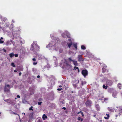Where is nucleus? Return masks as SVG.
Masks as SVG:
<instances>
[{"mask_svg": "<svg viewBox=\"0 0 122 122\" xmlns=\"http://www.w3.org/2000/svg\"><path fill=\"white\" fill-rule=\"evenodd\" d=\"M118 116L117 115H116V117H117V116Z\"/></svg>", "mask_w": 122, "mask_h": 122, "instance_id": "13d9d810", "label": "nucleus"}, {"mask_svg": "<svg viewBox=\"0 0 122 122\" xmlns=\"http://www.w3.org/2000/svg\"><path fill=\"white\" fill-rule=\"evenodd\" d=\"M107 86H105V85H103V87L104 89H107Z\"/></svg>", "mask_w": 122, "mask_h": 122, "instance_id": "6ab92c4d", "label": "nucleus"}, {"mask_svg": "<svg viewBox=\"0 0 122 122\" xmlns=\"http://www.w3.org/2000/svg\"><path fill=\"white\" fill-rule=\"evenodd\" d=\"M77 122H78V121H77Z\"/></svg>", "mask_w": 122, "mask_h": 122, "instance_id": "69168bd1", "label": "nucleus"}, {"mask_svg": "<svg viewBox=\"0 0 122 122\" xmlns=\"http://www.w3.org/2000/svg\"><path fill=\"white\" fill-rule=\"evenodd\" d=\"M5 102L8 103H9L12 105H14L16 103L15 101H14L13 100H11L10 99H8L5 100H4Z\"/></svg>", "mask_w": 122, "mask_h": 122, "instance_id": "f257e3e1", "label": "nucleus"}, {"mask_svg": "<svg viewBox=\"0 0 122 122\" xmlns=\"http://www.w3.org/2000/svg\"><path fill=\"white\" fill-rule=\"evenodd\" d=\"M38 122H40V120L39 119L38 120Z\"/></svg>", "mask_w": 122, "mask_h": 122, "instance_id": "864d4df0", "label": "nucleus"}, {"mask_svg": "<svg viewBox=\"0 0 122 122\" xmlns=\"http://www.w3.org/2000/svg\"><path fill=\"white\" fill-rule=\"evenodd\" d=\"M74 46L75 48L77 50V46L76 43L75 44L73 45Z\"/></svg>", "mask_w": 122, "mask_h": 122, "instance_id": "412c9836", "label": "nucleus"}, {"mask_svg": "<svg viewBox=\"0 0 122 122\" xmlns=\"http://www.w3.org/2000/svg\"><path fill=\"white\" fill-rule=\"evenodd\" d=\"M68 41L70 42H72L71 39H69Z\"/></svg>", "mask_w": 122, "mask_h": 122, "instance_id": "a19ab883", "label": "nucleus"}, {"mask_svg": "<svg viewBox=\"0 0 122 122\" xmlns=\"http://www.w3.org/2000/svg\"><path fill=\"white\" fill-rule=\"evenodd\" d=\"M72 42H70L69 43H67V46L69 47V48H70L71 46L72 45Z\"/></svg>", "mask_w": 122, "mask_h": 122, "instance_id": "9b49d317", "label": "nucleus"}, {"mask_svg": "<svg viewBox=\"0 0 122 122\" xmlns=\"http://www.w3.org/2000/svg\"><path fill=\"white\" fill-rule=\"evenodd\" d=\"M108 109L109 111L111 112H112L114 111L112 107H108Z\"/></svg>", "mask_w": 122, "mask_h": 122, "instance_id": "ddd939ff", "label": "nucleus"}, {"mask_svg": "<svg viewBox=\"0 0 122 122\" xmlns=\"http://www.w3.org/2000/svg\"><path fill=\"white\" fill-rule=\"evenodd\" d=\"M1 114V113L0 112V114Z\"/></svg>", "mask_w": 122, "mask_h": 122, "instance_id": "0e129e2a", "label": "nucleus"}, {"mask_svg": "<svg viewBox=\"0 0 122 122\" xmlns=\"http://www.w3.org/2000/svg\"><path fill=\"white\" fill-rule=\"evenodd\" d=\"M112 81L109 80H107L106 82L107 85L110 86H111L112 85Z\"/></svg>", "mask_w": 122, "mask_h": 122, "instance_id": "6e6552de", "label": "nucleus"}, {"mask_svg": "<svg viewBox=\"0 0 122 122\" xmlns=\"http://www.w3.org/2000/svg\"><path fill=\"white\" fill-rule=\"evenodd\" d=\"M77 70H78V72H79L80 71L79 69H77Z\"/></svg>", "mask_w": 122, "mask_h": 122, "instance_id": "603ef678", "label": "nucleus"}, {"mask_svg": "<svg viewBox=\"0 0 122 122\" xmlns=\"http://www.w3.org/2000/svg\"><path fill=\"white\" fill-rule=\"evenodd\" d=\"M122 86V85L120 83H119L117 84V86L120 89H121Z\"/></svg>", "mask_w": 122, "mask_h": 122, "instance_id": "dca6fc26", "label": "nucleus"}, {"mask_svg": "<svg viewBox=\"0 0 122 122\" xmlns=\"http://www.w3.org/2000/svg\"><path fill=\"white\" fill-rule=\"evenodd\" d=\"M108 98H105L104 99V100L105 102L106 101H107L108 100Z\"/></svg>", "mask_w": 122, "mask_h": 122, "instance_id": "473e14b6", "label": "nucleus"}, {"mask_svg": "<svg viewBox=\"0 0 122 122\" xmlns=\"http://www.w3.org/2000/svg\"><path fill=\"white\" fill-rule=\"evenodd\" d=\"M5 45L7 46H8L10 45V41H7Z\"/></svg>", "mask_w": 122, "mask_h": 122, "instance_id": "a211bd4d", "label": "nucleus"}, {"mask_svg": "<svg viewBox=\"0 0 122 122\" xmlns=\"http://www.w3.org/2000/svg\"><path fill=\"white\" fill-rule=\"evenodd\" d=\"M47 117L46 116L45 114L43 115L42 117V118L44 120H45L47 118Z\"/></svg>", "mask_w": 122, "mask_h": 122, "instance_id": "4468645a", "label": "nucleus"}, {"mask_svg": "<svg viewBox=\"0 0 122 122\" xmlns=\"http://www.w3.org/2000/svg\"><path fill=\"white\" fill-rule=\"evenodd\" d=\"M12 113H13V114H14L15 115H18L19 117H20V116L18 114L15 113V112H12Z\"/></svg>", "mask_w": 122, "mask_h": 122, "instance_id": "c85d7f7f", "label": "nucleus"}, {"mask_svg": "<svg viewBox=\"0 0 122 122\" xmlns=\"http://www.w3.org/2000/svg\"><path fill=\"white\" fill-rule=\"evenodd\" d=\"M62 109H64V110H66V108L65 107H63V108H62Z\"/></svg>", "mask_w": 122, "mask_h": 122, "instance_id": "49530a36", "label": "nucleus"}, {"mask_svg": "<svg viewBox=\"0 0 122 122\" xmlns=\"http://www.w3.org/2000/svg\"><path fill=\"white\" fill-rule=\"evenodd\" d=\"M24 114L25 115V113H24Z\"/></svg>", "mask_w": 122, "mask_h": 122, "instance_id": "680f3d73", "label": "nucleus"}, {"mask_svg": "<svg viewBox=\"0 0 122 122\" xmlns=\"http://www.w3.org/2000/svg\"><path fill=\"white\" fill-rule=\"evenodd\" d=\"M77 119L79 121L81 120V122H82L83 121V119L82 118H81V117H78L77 118Z\"/></svg>", "mask_w": 122, "mask_h": 122, "instance_id": "4be33fe9", "label": "nucleus"}, {"mask_svg": "<svg viewBox=\"0 0 122 122\" xmlns=\"http://www.w3.org/2000/svg\"><path fill=\"white\" fill-rule=\"evenodd\" d=\"M4 51L5 52H6V50H4Z\"/></svg>", "mask_w": 122, "mask_h": 122, "instance_id": "6e6d98bb", "label": "nucleus"}, {"mask_svg": "<svg viewBox=\"0 0 122 122\" xmlns=\"http://www.w3.org/2000/svg\"><path fill=\"white\" fill-rule=\"evenodd\" d=\"M92 104V102L90 100H87L85 102V105L87 107H90L91 106Z\"/></svg>", "mask_w": 122, "mask_h": 122, "instance_id": "f03ea898", "label": "nucleus"}, {"mask_svg": "<svg viewBox=\"0 0 122 122\" xmlns=\"http://www.w3.org/2000/svg\"><path fill=\"white\" fill-rule=\"evenodd\" d=\"M81 113L82 116L83 117L84 116V115L83 114V113L82 112H81Z\"/></svg>", "mask_w": 122, "mask_h": 122, "instance_id": "37998d69", "label": "nucleus"}, {"mask_svg": "<svg viewBox=\"0 0 122 122\" xmlns=\"http://www.w3.org/2000/svg\"><path fill=\"white\" fill-rule=\"evenodd\" d=\"M86 82L85 81H82L81 83V84L82 85H83L84 84H86Z\"/></svg>", "mask_w": 122, "mask_h": 122, "instance_id": "393cba45", "label": "nucleus"}, {"mask_svg": "<svg viewBox=\"0 0 122 122\" xmlns=\"http://www.w3.org/2000/svg\"><path fill=\"white\" fill-rule=\"evenodd\" d=\"M40 49V46L37 44L35 45L34 50L33 52H36V51H39Z\"/></svg>", "mask_w": 122, "mask_h": 122, "instance_id": "39448f33", "label": "nucleus"}, {"mask_svg": "<svg viewBox=\"0 0 122 122\" xmlns=\"http://www.w3.org/2000/svg\"><path fill=\"white\" fill-rule=\"evenodd\" d=\"M19 70H20L19 71H22L23 70V68H20Z\"/></svg>", "mask_w": 122, "mask_h": 122, "instance_id": "72a5a7b5", "label": "nucleus"}, {"mask_svg": "<svg viewBox=\"0 0 122 122\" xmlns=\"http://www.w3.org/2000/svg\"><path fill=\"white\" fill-rule=\"evenodd\" d=\"M42 103V102H38V104L39 105H41V104Z\"/></svg>", "mask_w": 122, "mask_h": 122, "instance_id": "f704fd0d", "label": "nucleus"}, {"mask_svg": "<svg viewBox=\"0 0 122 122\" xmlns=\"http://www.w3.org/2000/svg\"><path fill=\"white\" fill-rule=\"evenodd\" d=\"M4 42V41L0 38V44H2Z\"/></svg>", "mask_w": 122, "mask_h": 122, "instance_id": "c756f323", "label": "nucleus"}, {"mask_svg": "<svg viewBox=\"0 0 122 122\" xmlns=\"http://www.w3.org/2000/svg\"><path fill=\"white\" fill-rule=\"evenodd\" d=\"M64 63L66 64L67 66H70V62L66 59L65 60Z\"/></svg>", "mask_w": 122, "mask_h": 122, "instance_id": "1a4fd4ad", "label": "nucleus"}, {"mask_svg": "<svg viewBox=\"0 0 122 122\" xmlns=\"http://www.w3.org/2000/svg\"><path fill=\"white\" fill-rule=\"evenodd\" d=\"M78 60L79 61H84L83 58L82 57L81 55H78L77 57Z\"/></svg>", "mask_w": 122, "mask_h": 122, "instance_id": "0eeeda50", "label": "nucleus"}, {"mask_svg": "<svg viewBox=\"0 0 122 122\" xmlns=\"http://www.w3.org/2000/svg\"><path fill=\"white\" fill-rule=\"evenodd\" d=\"M21 74H22V73L21 72H19V76H20L21 75Z\"/></svg>", "mask_w": 122, "mask_h": 122, "instance_id": "a18cd8bd", "label": "nucleus"}, {"mask_svg": "<svg viewBox=\"0 0 122 122\" xmlns=\"http://www.w3.org/2000/svg\"><path fill=\"white\" fill-rule=\"evenodd\" d=\"M37 77L38 78H39L40 77V76L39 75H38L37 76Z\"/></svg>", "mask_w": 122, "mask_h": 122, "instance_id": "de8ad7c7", "label": "nucleus"}, {"mask_svg": "<svg viewBox=\"0 0 122 122\" xmlns=\"http://www.w3.org/2000/svg\"><path fill=\"white\" fill-rule=\"evenodd\" d=\"M102 120H101V122H102Z\"/></svg>", "mask_w": 122, "mask_h": 122, "instance_id": "e2e57ef3", "label": "nucleus"}, {"mask_svg": "<svg viewBox=\"0 0 122 122\" xmlns=\"http://www.w3.org/2000/svg\"><path fill=\"white\" fill-rule=\"evenodd\" d=\"M9 55L10 57L11 58H12L14 56V53L13 52L11 53Z\"/></svg>", "mask_w": 122, "mask_h": 122, "instance_id": "2eb2a0df", "label": "nucleus"}, {"mask_svg": "<svg viewBox=\"0 0 122 122\" xmlns=\"http://www.w3.org/2000/svg\"><path fill=\"white\" fill-rule=\"evenodd\" d=\"M0 39H1V40H2L3 39V38L2 37H1L0 38Z\"/></svg>", "mask_w": 122, "mask_h": 122, "instance_id": "5fc2aeb1", "label": "nucleus"}, {"mask_svg": "<svg viewBox=\"0 0 122 122\" xmlns=\"http://www.w3.org/2000/svg\"><path fill=\"white\" fill-rule=\"evenodd\" d=\"M78 69L79 68L78 67L75 66L74 67V70H76V69Z\"/></svg>", "mask_w": 122, "mask_h": 122, "instance_id": "2f4dec72", "label": "nucleus"}, {"mask_svg": "<svg viewBox=\"0 0 122 122\" xmlns=\"http://www.w3.org/2000/svg\"><path fill=\"white\" fill-rule=\"evenodd\" d=\"M10 87L9 85H5L4 89V91L8 92H9L10 91Z\"/></svg>", "mask_w": 122, "mask_h": 122, "instance_id": "7ed1b4c3", "label": "nucleus"}, {"mask_svg": "<svg viewBox=\"0 0 122 122\" xmlns=\"http://www.w3.org/2000/svg\"><path fill=\"white\" fill-rule=\"evenodd\" d=\"M61 35L64 38H70V36L68 34L63 33Z\"/></svg>", "mask_w": 122, "mask_h": 122, "instance_id": "423d86ee", "label": "nucleus"}, {"mask_svg": "<svg viewBox=\"0 0 122 122\" xmlns=\"http://www.w3.org/2000/svg\"><path fill=\"white\" fill-rule=\"evenodd\" d=\"M33 108V107L32 106H31L29 108V110L33 111V109L32 108Z\"/></svg>", "mask_w": 122, "mask_h": 122, "instance_id": "cd10ccee", "label": "nucleus"}, {"mask_svg": "<svg viewBox=\"0 0 122 122\" xmlns=\"http://www.w3.org/2000/svg\"><path fill=\"white\" fill-rule=\"evenodd\" d=\"M14 56L15 57H17L18 56V54H16L14 55Z\"/></svg>", "mask_w": 122, "mask_h": 122, "instance_id": "e433bc0d", "label": "nucleus"}, {"mask_svg": "<svg viewBox=\"0 0 122 122\" xmlns=\"http://www.w3.org/2000/svg\"><path fill=\"white\" fill-rule=\"evenodd\" d=\"M34 43H32L31 46V47L30 48V50L31 51H33V52L34 51V49H35V47H34Z\"/></svg>", "mask_w": 122, "mask_h": 122, "instance_id": "9d476101", "label": "nucleus"}, {"mask_svg": "<svg viewBox=\"0 0 122 122\" xmlns=\"http://www.w3.org/2000/svg\"><path fill=\"white\" fill-rule=\"evenodd\" d=\"M32 60L33 61H36V59L35 58H33Z\"/></svg>", "mask_w": 122, "mask_h": 122, "instance_id": "ea45409f", "label": "nucleus"}, {"mask_svg": "<svg viewBox=\"0 0 122 122\" xmlns=\"http://www.w3.org/2000/svg\"><path fill=\"white\" fill-rule=\"evenodd\" d=\"M15 99H17V98H16L15 97Z\"/></svg>", "mask_w": 122, "mask_h": 122, "instance_id": "bf43d9fd", "label": "nucleus"}, {"mask_svg": "<svg viewBox=\"0 0 122 122\" xmlns=\"http://www.w3.org/2000/svg\"><path fill=\"white\" fill-rule=\"evenodd\" d=\"M34 94V92L33 90L32 91L30 92V94L31 95H32Z\"/></svg>", "mask_w": 122, "mask_h": 122, "instance_id": "7c9ffc66", "label": "nucleus"}, {"mask_svg": "<svg viewBox=\"0 0 122 122\" xmlns=\"http://www.w3.org/2000/svg\"><path fill=\"white\" fill-rule=\"evenodd\" d=\"M52 81H53V83H51V84L52 85H53L54 84V81H53V80Z\"/></svg>", "mask_w": 122, "mask_h": 122, "instance_id": "c03bdc74", "label": "nucleus"}, {"mask_svg": "<svg viewBox=\"0 0 122 122\" xmlns=\"http://www.w3.org/2000/svg\"><path fill=\"white\" fill-rule=\"evenodd\" d=\"M11 65L13 67H15V65L14 63L13 62L12 63Z\"/></svg>", "mask_w": 122, "mask_h": 122, "instance_id": "b1692460", "label": "nucleus"}, {"mask_svg": "<svg viewBox=\"0 0 122 122\" xmlns=\"http://www.w3.org/2000/svg\"><path fill=\"white\" fill-rule=\"evenodd\" d=\"M38 100L39 101H42V99L41 98H40L38 99Z\"/></svg>", "mask_w": 122, "mask_h": 122, "instance_id": "c9c22d12", "label": "nucleus"}, {"mask_svg": "<svg viewBox=\"0 0 122 122\" xmlns=\"http://www.w3.org/2000/svg\"><path fill=\"white\" fill-rule=\"evenodd\" d=\"M81 48L82 49L85 50L86 49V48L84 45H82L81 46Z\"/></svg>", "mask_w": 122, "mask_h": 122, "instance_id": "aec40b11", "label": "nucleus"}, {"mask_svg": "<svg viewBox=\"0 0 122 122\" xmlns=\"http://www.w3.org/2000/svg\"><path fill=\"white\" fill-rule=\"evenodd\" d=\"M81 73L84 77H86L88 75V71L86 69L83 70H82Z\"/></svg>", "mask_w": 122, "mask_h": 122, "instance_id": "20e7f679", "label": "nucleus"}, {"mask_svg": "<svg viewBox=\"0 0 122 122\" xmlns=\"http://www.w3.org/2000/svg\"><path fill=\"white\" fill-rule=\"evenodd\" d=\"M119 112L120 113H119V116H120L121 114H120V113H122V109L121 108L119 110Z\"/></svg>", "mask_w": 122, "mask_h": 122, "instance_id": "bb28decb", "label": "nucleus"}, {"mask_svg": "<svg viewBox=\"0 0 122 122\" xmlns=\"http://www.w3.org/2000/svg\"><path fill=\"white\" fill-rule=\"evenodd\" d=\"M14 72H17V71H16V70H14Z\"/></svg>", "mask_w": 122, "mask_h": 122, "instance_id": "8fccbe9b", "label": "nucleus"}, {"mask_svg": "<svg viewBox=\"0 0 122 122\" xmlns=\"http://www.w3.org/2000/svg\"><path fill=\"white\" fill-rule=\"evenodd\" d=\"M102 71L103 72H105L106 71V69L105 68H103L102 69Z\"/></svg>", "mask_w": 122, "mask_h": 122, "instance_id": "a878e982", "label": "nucleus"}, {"mask_svg": "<svg viewBox=\"0 0 122 122\" xmlns=\"http://www.w3.org/2000/svg\"><path fill=\"white\" fill-rule=\"evenodd\" d=\"M38 56L39 57H41V55H39Z\"/></svg>", "mask_w": 122, "mask_h": 122, "instance_id": "3c124183", "label": "nucleus"}, {"mask_svg": "<svg viewBox=\"0 0 122 122\" xmlns=\"http://www.w3.org/2000/svg\"><path fill=\"white\" fill-rule=\"evenodd\" d=\"M74 65L75 66H77L78 65V64L76 61L73 60L72 62Z\"/></svg>", "mask_w": 122, "mask_h": 122, "instance_id": "f8f14e48", "label": "nucleus"}, {"mask_svg": "<svg viewBox=\"0 0 122 122\" xmlns=\"http://www.w3.org/2000/svg\"><path fill=\"white\" fill-rule=\"evenodd\" d=\"M81 112H82L81 111H80V112L77 113L78 114H79L80 113H81Z\"/></svg>", "mask_w": 122, "mask_h": 122, "instance_id": "09e8293b", "label": "nucleus"}, {"mask_svg": "<svg viewBox=\"0 0 122 122\" xmlns=\"http://www.w3.org/2000/svg\"><path fill=\"white\" fill-rule=\"evenodd\" d=\"M59 86V87H62V86L61 85H60Z\"/></svg>", "mask_w": 122, "mask_h": 122, "instance_id": "4d7b16f0", "label": "nucleus"}, {"mask_svg": "<svg viewBox=\"0 0 122 122\" xmlns=\"http://www.w3.org/2000/svg\"><path fill=\"white\" fill-rule=\"evenodd\" d=\"M68 61L70 62V63H71V61L73 62V60L72 59V58L71 57H70L68 58Z\"/></svg>", "mask_w": 122, "mask_h": 122, "instance_id": "f3484780", "label": "nucleus"}, {"mask_svg": "<svg viewBox=\"0 0 122 122\" xmlns=\"http://www.w3.org/2000/svg\"><path fill=\"white\" fill-rule=\"evenodd\" d=\"M37 64V62H34L33 63V64L34 65H35L36 64Z\"/></svg>", "mask_w": 122, "mask_h": 122, "instance_id": "58836bf2", "label": "nucleus"}, {"mask_svg": "<svg viewBox=\"0 0 122 122\" xmlns=\"http://www.w3.org/2000/svg\"><path fill=\"white\" fill-rule=\"evenodd\" d=\"M72 92V93H73V91H72V92Z\"/></svg>", "mask_w": 122, "mask_h": 122, "instance_id": "052dcab7", "label": "nucleus"}, {"mask_svg": "<svg viewBox=\"0 0 122 122\" xmlns=\"http://www.w3.org/2000/svg\"><path fill=\"white\" fill-rule=\"evenodd\" d=\"M17 97L18 98H20V96L19 95H17Z\"/></svg>", "mask_w": 122, "mask_h": 122, "instance_id": "79ce46f5", "label": "nucleus"}, {"mask_svg": "<svg viewBox=\"0 0 122 122\" xmlns=\"http://www.w3.org/2000/svg\"><path fill=\"white\" fill-rule=\"evenodd\" d=\"M62 89H62V88H58V89H57V90L58 91H61V90H62Z\"/></svg>", "mask_w": 122, "mask_h": 122, "instance_id": "4c0bfd02", "label": "nucleus"}, {"mask_svg": "<svg viewBox=\"0 0 122 122\" xmlns=\"http://www.w3.org/2000/svg\"><path fill=\"white\" fill-rule=\"evenodd\" d=\"M106 115L107 116V117H105L104 118L106 119H108L109 117V115L108 114H107Z\"/></svg>", "mask_w": 122, "mask_h": 122, "instance_id": "5701e85b", "label": "nucleus"}]
</instances>
